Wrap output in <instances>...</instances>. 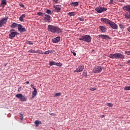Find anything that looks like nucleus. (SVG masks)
Here are the masks:
<instances>
[{
  "label": "nucleus",
  "instance_id": "f257e3e1",
  "mask_svg": "<svg viewBox=\"0 0 130 130\" xmlns=\"http://www.w3.org/2000/svg\"><path fill=\"white\" fill-rule=\"evenodd\" d=\"M47 30L52 33L59 34L61 32V29L55 25H49L47 27Z\"/></svg>",
  "mask_w": 130,
  "mask_h": 130
},
{
  "label": "nucleus",
  "instance_id": "f03ea898",
  "mask_svg": "<svg viewBox=\"0 0 130 130\" xmlns=\"http://www.w3.org/2000/svg\"><path fill=\"white\" fill-rule=\"evenodd\" d=\"M10 33L9 34V38L10 39H13L16 36L19 35V33L13 29H10Z\"/></svg>",
  "mask_w": 130,
  "mask_h": 130
},
{
  "label": "nucleus",
  "instance_id": "7ed1b4c3",
  "mask_svg": "<svg viewBox=\"0 0 130 130\" xmlns=\"http://www.w3.org/2000/svg\"><path fill=\"white\" fill-rule=\"evenodd\" d=\"M15 97L20 100V101H22V102L27 101V98H25V96H24L21 93L16 94Z\"/></svg>",
  "mask_w": 130,
  "mask_h": 130
},
{
  "label": "nucleus",
  "instance_id": "20e7f679",
  "mask_svg": "<svg viewBox=\"0 0 130 130\" xmlns=\"http://www.w3.org/2000/svg\"><path fill=\"white\" fill-rule=\"evenodd\" d=\"M95 11H97L98 13H102L104 12H105L106 11H107V8H104L102 7H96L95 8Z\"/></svg>",
  "mask_w": 130,
  "mask_h": 130
},
{
  "label": "nucleus",
  "instance_id": "39448f33",
  "mask_svg": "<svg viewBox=\"0 0 130 130\" xmlns=\"http://www.w3.org/2000/svg\"><path fill=\"white\" fill-rule=\"evenodd\" d=\"M102 70H103V67L101 66H95L94 68L93 69V72L94 73H100L102 72Z\"/></svg>",
  "mask_w": 130,
  "mask_h": 130
},
{
  "label": "nucleus",
  "instance_id": "423d86ee",
  "mask_svg": "<svg viewBox=\"0 0 130 130\" xmlns=\"http://www.w3.org/2000/svg\"><path fill=\"white\" fill-rule=\"evenodd\" d=\"M83 38H84V41L86 43H90L91 41V37H90V35H85L83 36Z\"/></svg>",
  "mask_w": 130,
  "mask_h": 130
},
{
  "label": "nucleus",
  "instance_id": "0eeeda50",
  "mask_svg": "<svg viewBox=\"0 0 130 130\" xmlns=\"http://www.w3.org/2000/svg\"><path fill=\"white\" fill-rule=\"evenodd\" d=\"M8 17H5L4 18H2L0 20V27H2L3 25H5L7 23V21H8Z\"/></svg>",
  "mask_w": 130,
  "mask_h": 130
},
{
  "label": "nucleus",
  "instance_id": "6e6552de",
  "mask_svg": "<svg viewBox=\"0 0 130 130\" xmlns=\"http://www.w3.org/2000/svg\"><path fill=\"white\" fill-rule=\"evenodd\" d=\"M101 21H102L103 23H105L106 24H109L113 22L112 21L104 18H101Z\"/></svg>",
  "mask_w": 130,
  "mask_h": 130
},
{
  "label": "nucleus",
  "instance_id": "1a4fd4ad",
  "mask_svg": "<svg viewBox=\"0 0 130 130\" xmlns=\"http://www.w3.org/2000/svg\"><path fill=\"white\" fill-rule=\"evenodd\" d=\"M108 24L110 25V27H111V28H112L113 29H118L117 24L115 23L114 22L109 23Z\"/></svg>",
  "mask_w": 130,
  "mask_h": 130
},
{
  "label": "nucleus",
  "instance_id": "9d476101",
  "mask_svg": "<svg viewBox=\"0 0 130 130\" xmlns=\"http://www.w3.org/2000/svg\"><path fill=\"white\" fill-rule=\"evenodd\" d=\"M18 29L19 31V32H20L21 33H22L23 32H26L27 31L25 28L22 27V25L21 24H18Z\"/></svg>",
  "mask_w": 130,
  "mask_h": 130
},
{
  "label": "nucleus",
  "instance_id": "9b49d317",
  "mask_svg": "<svg viewBox=\"0 0 130 130\" xmlns=\"http://www.w3.org/2000/svg\"><path fill=\"white\" fill-rule=\"evenodd\" d=\"M84 70V66H80L78 67L75 71H74V73H80L82 72Z\"/></svg>",
  "mask_w": 130,
  "mask_h": 130
},
{
  "label": "nucleus",
  "instance_id": "f8f14e48",
  "mask_svg": "<svg viewBox=\"0 0 130 130\" xmlns=\"http://www.w3.org/2000/svg\"><path fill=\"white\" fill-rule=\"evenodd\" d=\"M116 59H124L125 58L124 55H123L121 53H116Z\"/></svg>",
  "mask_w": 130,
  "mask_h": 130
},
{
  "label": "nucleus",
  "instance_id": "ddd939ff",
  "mask_svg": "<svg viewBox=\"0 0 130 130\" xmlns=\"http://www.w3.org/2000/svg\"><path fill=\"white\" fill-rule=\"evenodd\" d=\"M99 37L102 39H106V40L110 39V38L109 37V36L107 35H99Z\"/></svg>",
  "mask_w": 130,
  "mask_h": 130
},
{
  "label": "nucleus",
  "instance_id": "4468645a",
  "mask_svg": "<svg viewBox=\"0 0 130 130\" xmlns=\"http://www.w3.org/2000/svg\"><path fill=\"white\" fill-rule=\"evenodd\" d=\"M60 41V37H56L55 38L52 39V42L53 43H57L59 42Z\"/></svg>",
  "mask_w": 130,
  "mask_h": 130
},
{
  "label": "nucleus",
  "instance_id": "2eb2a0df",
  "mask_svg": "<svg viewBox=\"0 0 130 130\" xmlns=\"http://www.w3.org/2000/svg\"><path fill=\"white\" fill-rule=\"evenodd\" d=\"M122 8L124 12H130V5L123 6Z\"/></svg>",
  "mask_w": 130,
  "mask_h": 130
},
{
  "label": "nucleus",
  "instance_id": "dca6fc26",
  "mask_svg": "<svg viewBox=\"0 0 130 130\" xmlns=\"http://www.w3.org/2000/svg\"><path fill=\"white\" fill-rule=\"evenodd\" d=\"M32 89H34V91L32 93L31 99H34V98L36 97L37 93V89L35 87H32Z\"/></svg>",
  "mask_w": 130,
  "mask_h": 130
},
{
  "label": "nucleus",
  "instance_id": "f3484780",
  "mask_svg": "<svg viewBox=\"0 0 130 130\" xmlns=\"http://www.w3.org/2000/svg\"><path fill=\"white\" fill-rule=\"evenodd\" d=\"M45 19H44V21L45 22H48L50 20L51 17L50 16V15H47V14H45Z\"/></svg>",
  "mask_w": 130,
  "mask_h": 130
},
{
  "label": "nucleus",
  "instance_id": "a211bd4d",
  "mask_svg": "<svg viewBox=\"0 0 130 130\" xmlns=\"http://www.w3.org/2000/svg\"><path fill=\"white\" fill-rule=\"evenodd\" d=\"M7 4L6 0H2L1 4V7L3 8H4L5 7H6Z\"/></svg>",
  "mask_w": 130,
  "mask_h": 130
},
{
  "label": "nucleus",
  "instance_id": "6ab92c4d",
  "mask_svg": "<svg viewBox=\"0 0 130 130\" xmlns=\"http://www.w3.org/2000/svg\"><path fill=\"white\" fill-rule=\"evenodd\" d=\"M100 29L103 33H105L107 32V29L103 25H100Z\"/></svg>",
  "mask_w": 130,
  "mask_h": 130
},
{
  "label": "nucleus",
  "instance_id": "aec40b11",
  "mask_svg": "<svg viewBox=\"0 0 130 130\" xmlns=\"http://www.w3.org/2000/svg\"><path fill=\"white\" fill-rule=\"evenodd\" d=\"M109 57L111 59H116V53H111L109 55Z\"/></svg>",
  "mask_w": 130,
  "mask_h": 130
},
{
  "label": "nucleus",
  "instance_id": "412c9836",
  "mask_svg": "<svg viewBox=\"0 0 130 130\" xmlns=\"http://www.w3.org/2000/svg\"><path fill=\"white\" fill-rule=\"evenodd\" d=\"M124 17L125 19H130V12H126L124 14Z\"/></svg>",
  "mask_w": 130,
  "mask_h": 130
},
{
  "label": "nucleus",
  "instance_id": "4be33fe9",
  "mask_svg": "<svg viewBox=\"0 0 130 130\" xmlns=\"http://www.w3.org/2000/svg\"><path fill=\"white\" fill-rule=\"evenodd\" d=\"M79 5V3L78 2H73L71 3V6L72 7H77Z\"/></svg>",
  "mask_w": 130,
  "mask_h": 130
},
{
  "label": "nucleus",
  "instance_id": "5701e85b",
  "mask_svg": "<svg viewBox=\"0 0 130 130\" xmlns=\"http://www.w3.org/2000/svg\"><path fill=\"white\" fill-rule=\"evenodd\" d=\"M53 8L55 9L56 12L57 13L59 12L61 9L60 6H54Z\"/></svg>",
  "mask_w": 130,
  "mask_h": 130
},
{
  "label": "nucleus",
  "instance_id": "b1692460",
  "mask_svg": "<svg viewBox=\"0 0 130 130\" xmlns=\"http://www.w3.org/2000/svg\"><path fill=\"white\" fill-rule=\"evenodd\" d=\"M53 53V51L52 50H48V51H46L45 52L43 53V54H49L50 53Z\"/></svg>",
  "mask_w": 130,
  "mask_h": 130
},
{
  "label": "nucleus",
  "instance_id": "393cba45",
  "mask_svg": "<svg viewBox=\"0 0 130 130\" xmlns=\"http://www.w3.org/2000/svg\"><path fill=\"white\" fill-rule=\"evenodd\" d=\"M18 24L15 23H13L11 24V25H10V27H11V28H16L17 26H18Z\"/></svg>",
  "mask_w": 130,
  "mask_h": 130
},
{
  "label": "nucleus",
  "instance_id": "a878e982",
  "mask_svg": "<svg viewBox=\"0 0 130 130\" xmlns=\"http://www.w3.org/2000/svg\"><path fill=\"white\" fill-rule=\"evenodd\" d=\"M35 125H36V126H38L39 124H42V122H41V121H40L39 120H35Z\"/></svg>",
  "mask_w": 130,
  "mask_h": 130
},
{
  "label": "nucleus",
  "instance_id": "bb28decb",
  "mask_svg": "<svg viewBox=\"0 0 130 130\" xmlns=\"http://www.w3.org/2000/svg\"><path fill=\"white\" fill-rule=\"evenodd\" d=\"M37 15L40 17H43V16H45L46 14L41 12H40L37 13Z\"/></svg>",
  "mask_w": 130,
  "mask_h": 130
},
{
  "label": "nucleus",
  "instance_id": "cd10ccee",
  "mask_svg": "<svg viewBox=\"0 0 130 130\" xmlns=\"http://www.w3.org/2000/svg\"><path fill=\"white\" fill-rule=\"evenodd\" d=\"M56 63V62L50 61H49V66H55Z\"/></svg>",
  "mask_w": 130,
  "mask_h": 130
},
{
  "label": "nucleus",
  "instance_id": "c85d7f7f",
  "mask_svg": "<svg viewBox=\"0 0 130 130\" xmlns=\"http://www.w3.org/2000/svg\"><path fill=\"white\" fill-rule=\"evenodd\" d=\"M69 16H74L76 15V13L75 12H70L68 13Z\"/></svg>",
  "mask_w": 130,
  "mask_h": 130
},
{
  "label": "nucleus",
  "instance_id": "c756f323",
  "mask_svg": "<svg viewBox=\"0 0 130 130\" xmlns=\"http://www.w3.org/2000/svg\"><path fill=\"white\" fill-rule=\"evenodd\" d=\"M36 53H39L40 54H43V52L42 51H40V50H37L36 51Z\"/></svg>",
  "mask_w": 130,
  "mask_h": 130
},
{
  "label": "nucleus",
  "instance_id": "7c9ffc66",
  "mask_svg": "<svg viewBox=\"0 0 130 130\" xmlns=\"http://www.w3.org/2000/svg\"><path fill=\"white\" fill-rule=\"evenodd\" d=\"M55 66L61 67V66H62V64L60 63V62H56L55 63Z\"/></svg>",
  "mask_w": 130,
  "mask_h": 130
},
{
  "label": "nucleus",
  "instance_id": "2f4dec72",
  "mask_svg": "<svg viewBox=\"0 0 130 130\" xmlns=\"http://www.w3.org/2000/svg\"><path fill=\"white\" fill-rule=\"evenodd\" d=\"M46 13H47V14L51 15L52 14V12L49 9H47V11H46Z\"/></svg>",
  "mask_w": 130,
  "mask_h": 130
},
{
  "label": "nucleus",
  "instance_id": "473e14b6",
  "mask_svg": "<svg viewBox=\"0 0 130 130\" xmlns=\"http://www.w3.org/2000/svg\"><path fill=\"white\" fill-rule=\"evenodd\" d=\"M61 95V93L60 92H57V93H56L55 94H54V96L55 97H57V96H59Z\"/></svg>",
  "mask_w": 130,
  "mask_h": 130
},
{
  "label": "nucleus",
  "instance_id": "72a5a7b5",
  "mask_svg": "<svg viewBox=\"0 0 130 130\" xmlns=\"http://www.w3.org/2000/svg\"><path fill=\"white\" fill-rule=\"evenodd\" d=\"M107 105L110 108H112L113 107V104L112 103H107Z\"/></svg>",
  "mask_w": 130,
  "mask_h": 130
},
{
  "label": "nucleus",
  "instance_id": "f704fd0d",
  "mask_svg": "<svg viewBox=\"0 0 130 130\" xmlns=\"http://www.w3.org/2000/svg\"><path fill=\"white\" fill-rule=\"evenodd\" d=\"M125 54H126L128 56L130 55V51H125Z\"/></svg>",
  "mask_w": 130,
  "mask_h": 130
},
{
  "label": "nucleus",
  "instance_id": "c9c22d12",
  "mask_svg": "<svg viewBox=\"0 0 130 130\" xmlns=\"http://www.w3.org/2000/svg\"><path fill=\"white\" fill-rule=\"evenodd\" d=\"M119 28L123 29L124 28V26L123 25V24H119Z\"/></svg>",
  "mask_w": 130,
  "mask_h": 130
},
{
  "label": "nucleus",
  "instance_id": "e433bc0d",
  "mask_svg": "<svg viewBox=\"0 0 130 130\" xmlns=\"http://www.w3.org/2000/svg\"><path fill=\"white\" fill-rule=\"evenodd\" d=\"M124 90L127 91L130 90V86L125 87Z\"/></svg>",
  "mask_w": 130,
  "mask_h": 130
},
{
  "label": "nucleus",
  "instance_id": "4c0bfd02",
  "mask_svg": "<svg viewBox=\"0 0 130 130\" xmlns=\"http://www.w3.org/2000/svg\"><path fill=\"white\" fill-rule=\"evenodd\" d=\"M28 52L31 53H36V50H30Z\"/></svg>",
  "mask_w": 130,
  "mask_h": 130
},
{
  "label": "nucleus",
  "instance_id": "58836bf2",
  "mask_svg": "<svg viewBox=\"0 0 130 130\" xmlns=\"http://www.w3.org/2000/svg\"><path fill=\"white\" fill-rule=\"evenodd\" d=\"M89 90L91 91H94L95 90H96V88L95 87H90Z\"/></svg>",
  "mask_w": 130,
  "mask_h": 130
},
{
  "label": "nucleus",
  "instance_id": "ea45409f",
  "mask_svg": "<svg viewBox=\"0 0 130 130\" xmlns=\"http://www.w3.org/2000/svg\"><path fill=\"white\" fill-rule=\"evenodd\" d=\"M26 43H27V44H29L30 45H32L33 44L32 42H31L30 41H28L27 42H26Z\"/></svg>",
  "mask_w": 130,
  "mask_h": 130
},
{
  "label": "nucleus",
  "instance_id": "a19ab883",
  "mask_svg": "<svg viewBox=\"0 0 130 130\" xmlns=\"http://www.w3.org/2000/svg\"><path fill=\"white\" fill-rule=\"evenodd\" d=\"M23 18H22V17H19V21H20V22H23V21H23Z\"/></svg>",
  "mask_w": 130,
  "mask_h": 130
},
{
  "label": "nucleus",
  "instance_id": "79ce46f5",
  "mask_svg": "<svg viewBox=\"0 0 130 130\" xmlns=\"http://www.w3.org/2000/svg\"><path fill=\"white\" fill-rule=\"evenodd\" d=\"M78 19H79V20H80L81 22H83V21H84V18H82L79 17V18H78Z\"/></svg>",
  "mask_w": 130,
  "mask_h": 130
},
{
  "label": "nucleus",
  "instance_id": "37998d69",
  "mask_svg": "<svg viewBox=\"0 0 130 130\" xmlns=\"http://www.w3.org/2000/svg\"><path fill=\"white\" fill-rule=\"evenodd\" d=\"M114 0L110 1V4H114Z\"/></svg>",
  "mask_w": 130,
  "mask_h": 130
},
{
  "label": "nucleus",
  "instance_id": "c03bdc74",
  "mask_svg": "<svg viewBox=\"0 0 130 130\" xmlns=\"http://www.w3.org/2000/svg\"><path fill=\"white\" fill-rule=\"evenodd\" d=\"M79 40H80V41H84V39L83 38V36H82L80 38H79Z\"/></svg>",
  "mask_w": 130,
  "mask_h": 130
},
{
  "label": "nucleus",
  "instance_id": "a18cd8bd",
  "mask_svg": "<svg viewBox=\"0 0 130 130\" xmlns=\"http://www.w3.org/2000/svg\"><path fill=\"white\" fill-rule=\"evenodd\" d=\"M21 88H22V87L20 86L18 88V89L17 90V91L18 92H20L21 91Z\"/></svg>",
  "mask_w": 130,
  "mask_h": 130
},
{
  "label": "nucleus",
  "instance_id": "49530a36",
  "mask_svg": "<svg viewBox=\"0 0 130 130\" xmlns=\"http://www.w3.org/2000/svg\"><path fill=\"white\" fill-rule=\"evenodd\" d=\"M26 17L25 14H22V16H21L20 17L24 18Z\"/></svg>",
  "mask_w": 130,
  "mask_h": 130
},
{
  "label": "nucleus",
  "instance_id": "de8ad7c7",
  "mask_svg": "<svg viewBox=\"0 0 130 130\" xmlns=\"http://www.w3.org/2000/svg\"><path fill=\"white\" fill-rule=\"evenodd\" d=\"M87 73H86V72H83V75H84L85 77V76H87Z\"/></svg>",
  "mask_w": 130,
  "mask_h": 130
},
{
  "label": "nucleus",
  "instance_id": "09e8293b",
  "mask_svg": "<svg viewBox=\"0 0 130 130\" xmlns=\"http://www.w3.org/2000/svg\"><path fill=\"white\" fill-rule=\"evenodd\" d=\"M19 6H20L22 8H25V6L23 4H20V5H19Z\"/></svg>",
  "mask_w": 130,
  "mask_h": 130
},
{
  "label": "nucleus",
  "instance_id": "8fccbe9b",
  "mask_svg": "<svg viewBox=\"0 0 130 130\" xmlns=\"http://www.w3.org/2000/svg\"><path fill=\"white\" fill-rule=\"evenodd\" d=\"M49 115H52V116H54V115H55V114L54 113H49Z\"/></svg>",
  "mask_w": 130,
  "mask_h": 130
},
{
  "label": "nucleus",
  "instance_id": "3c124183",
  "mask_svg": "<svg viewBox=\"0 0 130 130\" xmlns=\"http://www.w3.org/2000/svg\"><path fill=\"white\" fill-rule=\"evenodd\" d=\"M127 30H128V32H130V26L128 27V28H127Z\"/></svg>",
  "mask_w": 130,
  "mask_h": 130
},
{
  "label": "nucleus",
  "instance_id": "603ef678",
  "mask_svg": "<svg viewBox=\"0 0 130 130\" xmlns=\"http://www.w3.org/2000/svg\"><path fill=\"white\" fill-rule=\"evenodd\" d=\"M54 3H55V4H57V3L58 2V0H54Z\"/></svg>",
  "mask_w": 130,
  "mask_h": 130
},
{
  "label": "nucleus",
  "instance_id": "864d4df0",
  "mask_svg": "<svg viewBox=\"0 0 130 130\" xmlns=\"http://www.w3.org/2000/svg\"><path fill=\"white\" fill-rule=\"evenodd\" d=\"M19 116H20L21 117H23V116L21 113H19Z\"/></svg>",
  "mask_w": 130,
  "mask_h": 130
},
{
  "label": "nucleus",
  "instance_id": "5fc2aeb1",
  "mask_svg": "<svg viewBox=\"0 0 130 130\" xmlns=\"http://www.w3.org/2000/svg\"><path fill=\"white\" fill-rule=\"evenodd\" d=\"M101 118H105V115H100Z\"/></svg>",
  "mask_w": 130,
  "mask_h": 130
},
{
  "label": "nucleus",
  "instance_id": "6e6d98bb",
  "mask_svg": "<svg viewBox=\"0 0 130 130\" xmlns=\"http://www.w3.org/2000/svg\"><path fill=\"white\" fill-rule=\"evenodd\" d=\"M72 53L73 54L74 56H76V54L75 52H72Z\"/></svg>",
  "mask_w": 130,
  "mask_h": 130
},
{
  "label": "nucleus",
  "instance_id": "4d7b16f0",
  "mask_svg": "<svg viewBox=\"0 0 130 130\" xmlns=\"http://www.w3.org/2000/svg\"><path fill=\"white\" fill-rule=\"evenodd\" d=\"M30 86H31V88H35V87H33V86H34V85H32V84H31Z\"/></svg>",
  "mask_w": 130,
  "mask_h": 130
},
{
  "label": "nucleus",
  "instance_id": "13d9d810",
  "mask_svg": "<svg viewBox=\"0 0 130 130\" xmlns=\"http://www.w3.org/2000/svg\"><path fill=\"white\" fill-rule=\"evenodd\" d=\"M7 64H8V63H5L4 65H3V66L6 67V66H7Z\"/></svg>",
  "mask_w": 130,
  "mask_h": 130
},
{
  "label": "nucleus",
  "instance_id": "bf43d9fd",
  "mask_svg": "<svg viewBox=\"0 0 130 130\" xmlns=\"http://www.w3.org/2000/svg\"><path fill=\"white\" fill-rule=\"evenodd\" d=\"M29 83V81H26V84H28Z\"/></svg>",
  "mask_w": 130,
  "mask_h": 130
},
{
  "label": "nucleus",
  "instance_id": "052dcab7",
  "mask_svg": "<svg viewBox=\"0 0 130 130\" xmlns=\"http://www.w3.org/2000/svg\"><path fill=\"white\" fill-rule=\"evenodd\" d=\"M127 63H130V60H128V61H127Z\"/></svg>",
  "mask_w": 130,
  "mask_h": 130
},
{
  "label": "nucleus",
  "instance_id": "680f3d73",
  "mask_svg": "<svg viewBox=\"0 0 130 130\" xmlns=\"http://www.w3.org/2000/svg\"><path fill=\"white\" fill-rule=\"evenodd\" d=\"M23 119V117H21L20 118V120L22 121Z\"/></svg>",
  "mask_w": 130,
  "mask_h": 130
}]
</instances>
